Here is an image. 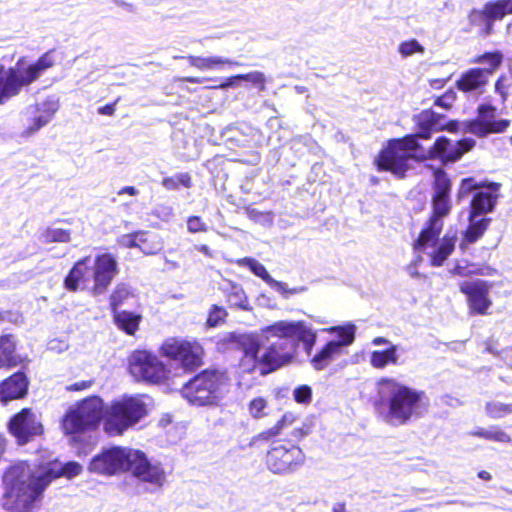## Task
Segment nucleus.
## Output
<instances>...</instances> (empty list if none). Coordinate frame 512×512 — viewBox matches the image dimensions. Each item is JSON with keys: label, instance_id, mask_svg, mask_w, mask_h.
Listing matches in <instances>:
<instances>
[{"label": "nucleus", "instance_id": "1", "mask_svg": "<svg viewBox=\"0 0 512 512\" xmlns=\"http://www.w3.org/2000/svg\"><path fill=\"white\" fill-rule=\"evenodd\" d=\"M295 338L310 356L317 334L303 321L281 320L261 329L257 337L246 338L241 368L245 372L259 370L262 375L276 370L292 359L296 349Z\"/></svg>", "mask_w": 512, "mask_h": 512}, {"label": "nucleus", "instance_id": "2", "mask_svg": "<svg viewBox=\"0 0 512 512\" xmlns=\"http://www.w3.org/2000/svg\"><path fill=\"white\" fill-rule=\"evenodd\" d=\"M150 404L145 395L123 396L106 406L100 397L91 396L66 411L61 427L66 435H77L96 429L103 420L105 432L119 436L148 415Z\"/></svg>", "mask_w": 512, "mask_h": 512}, {"label": "nucleus", "instance_id": "3", "mask_svg": "<svg viewBox=\"0 0 512 512\" xmlns=\"http://www.w3.org/2000/svg\"><path fill=\"white\" fill-rule=\"evenodd\" d=\"M82 472L77 462L63 465L51 461L39 466L19 462L11 466L4 474V506L14 512H34L42 498V493L52 480L66 476L73 478Z\"/></svg>", "mask_w": 512, "mask_h": 512}, {"label": "nucleus", "instance_id": "4", "mask_svg": "<svg viewBox=\"0 0 512 512\" xmlns=\"http://www.w3.org/2000/svg\"><path fill=\"white\" fill-rule=\"evenodd\" d=\"M451 183L442 170L435 172L434 193L432 197V215L427 227L420 233L414 249L426 253L432 266H442L452 254L456 244V234L447 233L441 240L439 235L443 229V219L451 211Z\"/></svg>", "mask_w": 512, "mask_h": 512}, {"label": "nucleus", "instance_id": "5", "mask_svg": "<svg viewBox=\"0 0 512 512\" xmlns=\"http://www.w3.org/2000/svg\"><path fill=\"white\" fill-rule=\"evenodd\" d=\"M377 410L382 419L393 426L407 423L417 417L423 407L424 393L410 388L392 378H382L377 383Z\"/></svg>", "mask_w": 512, "mask_h": 512}, {"label": "nucleus", "instance_id": "6", "mask_svg": "<svg viewBox=\"0 0 512 512\" xmlns=\"http://www.w3.org/2000/svg\"><path fill=\"white\" fill-rule=\"evenodd\" d=\"M417 133L403 139L389 142L377 158L379 170L391 171L397 177H403L409 168L408 162L417 149V138L429 139L431 133L438 130V120L434 112L424 110L416 116Z\"/></svg>", "mask_w": 512, "mask_h": 512}, {"label": "nucleus", "instance_id": "7", "mask_svg": "<svg viewBox=\"0 0 512 512\" xmlns=\"http://www.w3.org/2000/svg\"><path fill=\"white\" fill-rule=\"evenodd\" d=\"M53 65V57L50 53H45L35 62L21 57L7 70L0 69V103L18 95L24 87L39 79Z\"/></svg>", "mask_w": 512, "mask_h": 512}, {"label": "nucleus", "instance_id": "8", "mask_svg": "<svg viewBox=\"0 0 512 512\" xmlns=\"http://www.w3.org/2000/svg\"><path fill=\"white\" fill-rule=\"evenodd\" d=\"M229 379L224 372L205 370L186 383L182 396L194 406H212L228 392Z\"/></svg>", "mask_w": 512, "mask_h": 512}, {"label": "nucleus", "instance_id": "9", "mask_svg": "<svg viewBox=\"0 0 512 512\" xmlns=\"http://www.w3.org/2000/svg\"><path fill=\"white\" fill-rule=\"evenodd\" d=\"M324 331L335 334L336 339L328 341L311 357L310 363L318 371L324 370L346 353V349L354 342L356 326L352 323H347L342 326L326 328Z\"/></svg>", "mask_w": 512, "mask_h": 512}, {"label": "nucleus", "instance_id": "10", "mask_svg": "<svg viewBox=\"0 0 512 512\" xmlns=\"http://www.w3.org/2000/svg\"><path fill=\"white\" fill-rule=\"evenodd\" d=\"M136 450L126 446L103 449L91 459L88 469L90 472L106 476L129 472Z\"/></svg>", "mask_w": 512, "mask_h": 512}, {"label": "nucleus", "instance_id": "11", "mask_svg": "<svg viewBox=\"0 0 512 512\" xmlns=\"http://www.w3.org/2000/svg\"><path fill=\"white\" fill-rule=\"evenodd\" d=\"M305 460L300 447L289 441H274L267 452L266 463L273 473L283 474L296 470Z\"/></svg>", "mask_w": 512, "mask_h": 512}, {"label": "nucleus", "instance_id": "12", "mask_svg": "<svg viewBox=\"0 0 512 512\" xmlns=\"http://www.w3.org/2000/svg\"><path fill=\"white\" fill-rule=\"evenodd\" d=\"M129 371L136 380L150 383L164 382L169 374L163 362L148 351H135L130 356Z\"/></svg>", "mask_w": 512, "mask_h": 512}, {"label": "nucleus", "instance_id": "13", "mask_svg": "<svg viewBox=\"0 0 512 512\" xmlns=\"http://www.w3.org/2000/svg\"><path fill=\"white\" fill-rule=\"evenodd\" d=\"M161 353L179 363L184 369L192 370L201 365L203 348L196 341L172 337L162 344Z\"/></svg>", "mask_w": 512, "mask_h": 512}, {"label": "nucleus", "instance_id": "14", "mask_svg": "<svg viewBox=\"0 0 512 512\" xmlns=\"http://www.w3.org/2000/svg\"><path fill=\"white\" fill-rule=\"evenodd\" d=\"M129 473L139 482L148 484L152 490L161 489L166 482V472L163 465L158 461L150 460L139 449L136 450Z\"/></svg>", "mask_w": 512, "mask_h": 512}, {"label": "nucleus", "instance_id": "15", "mask_svg": "<svg viewBox=\"0 0 512 512\" xmlns=\"http://www.w3.org/2000/svg\"><path fill=\"white\" fill-rule=\"evenodd\" d=\"M8 428L20 445L27 444L34 437L43 433L40 416L30 408H24L13 416L9 421Z\"/></svg>", "mask_w": 512, "mask_h": 512}, {"label": "nucleus", "instance_id": "16", "mask_svg": "<svg viewBox=\"0 0 512 512\" xmlns=\"http://www.w3.org/2000/svg\"><path fill=\"white\" fill-rule=\"evenodd\" d=\"M496 108L491 105H481L478 108V118L473 121L462 123L461 130L478 137H485L492 133H502L510 125L509 120H497L495 117Z\"/></svg>", "mask_w": 512, "mask_h": 512}, {"label": "nucleus", "instance_id": "17", "mask_svg": "<svg viewBox=\"0 0 512 512\" xmlns=\"http://www.w3.org/2000/svg\"><path fill=\"white\" fill-rule=\"evenodd\" d=\"M93 267L94 286L92 293L100 295L107 291L114 277L118 274V264L115 257L110 253L98 255L94 261L91 260Z\"/></svg>", "mask_w": 512, "mask_h": 512}, {"label": "nucleus", "instance_id": "18", "mask_svg": "<svg viewBox=\"0 0 512 512\" xmlns=\"http://www.w3.org/2000/svg\"><path fill=\"white\" fill-rule=\"evenodd\" d=\"M475 144L476 142L472 138H464L452 143L449 139L440 137L429 150V155L431 158H437L444 162H454L472 150Z\"/></svg>", "mask_w": 512, "mask_h": 512}, {"label": "nucleus", "instance_id": "19", "mask_svg": "<svg viewBox=\"0 0 512 512\" xmlns=\"http://www.w3.org/2000/svg\"><path fill=\"white\" fill-rule=\"evenodd\" d=\"M460 291L468 298L469 308L477 314H486L491 306L489 299L490 286L482 280L463 281L459 285Z\"/></svg>", "mask_w": 512, "mask_h": 512}, {"label": "nucleus", "instance_id": "20", "mask_svg": "<svg viewBox=\"0 0 512 512\" xmlns=\"http://www.w3.org/2000/svg\"><path fill=\"white\" fill-rule=\"evenodd\" d=\"M58 108L59 103L55 99H46L35 107H30L26 112L29 118L24 133L26 135H32L46 126L54 117Z\"/></svg>", "mask_w": 512, "mask_h": 512}, {"label": "nucleus", "instance_id": "21", "mask_svg": "<svg viewBox=\"0 0 512 512\" xmlns=\"http://www.w3.org/2000/svg\"><path fill=\"white\" fill-rule=\"evenodd\" d=\"M93 279V267L91 258L85 257L75 263L65 278V287L70 291H76L85 287Z\"/></svg>", "mask_w": 512, "mask_h": 512}, {"label": "nucleus", "instance_id": "22", "mask_svg": "<svg viewBox=\"0 0 512 512\" xmlns=\"http://www.w3.org/2000/svg\"><path fill=\"white\" fill-rule=\"evenodd\" d=\"M28 381L23 373H15L0 385V401L7 403L25 396Z\"/></svg>", "mask_w": 512, "mask_h": 512}, {"label": "nucleus", "instance_id": "23", "mask_svg": "<svg viewBox=\"0 0 512 512\" xmlns=\"http://www.w3.org/2000/svg\"><path fill=\"white\" fill-rule=\"evenodd\" d=\"M190 66L196 68L199 71H212L221 70L225 66L232 67L238 66L239 63L230 58L222 56H194L189 55L186 57Z\"/></svg>", "mask_w": 512, "mask_h": 512}, {"label": "nucleus", "instance_id": "24", "mask_svg": "<svg viewBox=\"0 0 512 512\" xmlns=\"http://www.w3.org/2000/svg\"><path fill=\"white\" fill-rule=\"evenodd\" d=\"M488 78L486 71L479 68L470 69L457 81V87L463 92H481Z\"/></svg>", "mask_w": 512, "mask_h": 512}, {"label": "nucleus", "instance_id": "25", "mask_svg": "<svg viewBox=\"0 0 512 512\" xmlns=\"http://www.w3.org/2000/svg\"><path fill=\"white\" fill-rule=\"evenodd\" d=\"M16 342L12 335L0 337V368L13 367L19 362L15 354Z\"/></svg>", "mask_w": 512, "mask_h": 512}, {"label": "nucleus", "instance_id": "26", "mask_svg": "<svg viewBox=\"0 0 512 512\" xmlns=\"http://www.w3.org/2000/svg\"><path fill=\"white\" fill-rule=\"evenodd\" d=\"M481 13L489 21L501 20L505 15L512 14V0L487 2Z\"/></svg>", "mask_w": 512, "mask_h": 512}, {"label": "nucleus", "instance_id": "27", "mask_svg": "<svg viewBox=\"0 0 512 512\" xmlns=\"http://www.w3.org/2000/svg\"><path fill=\"white\" fill-rule=\"evenodd\" d=\"M497 196L491 191L478 192L471 202L470 214L478 216L483 213L492 211L495 206Z\"/></svg>", "mask_w": 512, "mask_h": 512}, {"label": "nucleus", "instance_id": "28", "mask_svg": "<svg viewBox=\"0 0 512 512\" xmlns=\"http://www.w3.org/2000/svg\"><path fill=\"white\" fill-rule=\"evenodd\" d=\"M114 320L119 329L125 331L129 335H133L139 327L141 316L129 311H118L113 312Z\"/></svg>", "mask_w": 512, "mask_h": 512}, {"label": "nucleus", "instance_id": "29", "mask_svg": "<svg viewBox=\"0 0 512 512\" xmlns=\"http://www.w3.org/2000/svg\"><path fill=\"white\" fill-rule=\"evenodd\" d=\"M397 361V347L395 345H390L382 351H373L370 355L371 365L378 369H382L388 364H397Z\"/></svg>", "mask_w": 512, "mask_h": 512}, {"label": "nucleus", "instance_id": "30", "mask_svg": "<svg viewBox=\"0 0 512 512\" xmlns=\"http://www.w3.org/2000/svg\"><path fill=\"white\" fill-rule=\"evenodd\" d=\"M139 236V249L144 254L153 255L162 249L163 243L157 234L147 231H139Z\"/></svg>", "mask_w": 512, "mask_h": 512}, {"label": "nucleus", "instance_id": "31", "mask_svg": "<svg viewBox=\"0 0 512 512\" xmlns=\"http://www.w3.org/2000/svg\"><path fill=\"white\" fill-rule=\"evenodd\" d=\"M477 216L470 214L469 220L470 225L465 233L463 243H474L477 241L486 231L489 223V219L483 218L480 220L476 219ZM464 244H462L463 246Z\"/></svg>", "mask_w": 512, "mask_h": 512}, {"label": "nucleus", "instance_id": "32", "mask_svg": "<svg viewBox=\"0 0 512 512\" xmlns=\"http://www.w3.org/2000/svg\"><path fill=\"white\" fill-rule=\"evenodd\" d=\"M227 299L231 306L243 309L250 310L251 307L249 305L248 298L244 289L240 285L233 284L231 285L228 293Z\"/></svg>", "mask_w": 512, "mask_h": 512}, {"label": "nucleus", "instance_id": "33", "mask_svg": "<svg viewBox=\"0 0 512 512\" xmlns=\"http://www.w3.org/2000/svg\"><path fill=\"white\" fill-rule=\"evenodd\" d=\"M473 436L492 440L499 443H509L511 441L510 436L497 426L490 427L488 429H477L471 433Z\"/></svg>", "mask_w": 512, "mask_h": 512}, {"label": "nucleus", "instance_id": "34", "mask_svg": "<svg viewBox=\"0 0 512 512\" xmlns=\"http://www.w3.org/2000/svg\"><path fill=\"white\" fill-rule=\"evenodd\" d=\"M240 266L248 267L256 276L261 278L265 283H269L272 277L266 270L265 266L253 258H242L237 261Z\"/></svg>", "mask_w": 512, "mask_h": 512}, {"label": "nucleus", "instance_id": "35", "mask_svg": "<svg viewBox=\"0 0 512 512\" xmlns=\"http://www.w3.org/2000/svg\"><path fill=\"white\" fill-rule=\"evenodd\" d=\"M249 415L254 419H261L269 414L268 402L263 397H256L248 403Z\"/></svg>", "mask_w": 512, "mask_h": 512}, {"label": "nucleus", "instance_id": "36", "mask_svg": "<svg viewBox=\"0 0 512 512\" xmlns=\"http://www.w3.org/2000/svg\"><path fill=\"white\" fill-rule=\"evenodd\" d=\"M70 239V232L61 228H48L42 234V241L46 244L53 242L67 243Z\"/></svg>", "mask_w": 512, "mask_h": 512}, {"label": "nucleus", "instance_id": "37", "mask_svg": "<svg viewBox=\"0 0 512 512\" xmlns=\"http://www.w3.org/2000/svg\"><path fill=\"white\" fill-rule=\"evenodd\" d=\"M503 56L500 52L486 53L474 60L475 63L487 64L489 67L483 69L489 77L501 64Z\"/></svg>", "mask_w": 512, "mask_h": 512}, {"label": "nucleus", "instance_id": "38", "mask_svg": "<svg viewBox=\"0 0 512 512\" xmlns=\"http://www.w3.org/2000/svg\"><path fill=\"white\" fill-rule=\"evenodd\" d=\"M486 413L493 419H500L512 413V404L498 401L489 402L486 405Z\"/></svg>", "mask_w": 512, "mask_h": 512}, {"label": "nucleus", "instance_id": "39", "mask_svg": "<svg viewBox=\"0 0 512 512\" xmlns=\"http://www.w3.org/2000/svg\"><path fill=\"white\" fill-rule=\"evenodd\" d=\"M130 296H132L130 288L126 284H118L110 297V304L113 312L117 310V307L123 304Z\"/></svg>", "mask_w": 512, "mask_h": 512}, {"label": "nucleus", "instance_id": "40", "mask_svg": "<svg viewBox=\"0 0 512 512\" xmlns=\"http://www.w3.org/2000/svg\"><path fill=\"white\" fill-rule=\"evenodd\" d=\"M268 285L284 298H289L291 295L300 294L307 290L304 286L289 288L286 283L277 281L274 278L269 281Z\"/></svg>", "mask_w": 512, "mask_h": 512}, {"label": "nucleus", "instance_id": "41", "mask_svg": "<svg viewBox=\"0 0 512 512\" xmlns=\"http://www.w3.org/2000/svg\"><path fill=\"white\" fill-rule=\"evenodd\" d=\"M398 52L406 58L414 54H424L425 48L416 39H410L400 43Z\"/></svg>", "mask_w": 512, "mask_h": 512}, {"label": "nucleus", "instance_id": "42", "mask_svg": "<svg viewBox=\"0 0 512 512\" xmlns=\"http://www.w3.org/2000/svg\"><path fill=\"white\" fill-rule=\"evenodd\" d=\"M296 421L295 414L291 412L285 413L275 426L268 429L264 434L267 437L278 435L284 428L292 425Z\"/></svg>", "mask_w": 512, "mask_h": 512}, {"label": "nucleus", "instance_id": "43", "mask_svg": "<svg viewBox=\"0 0 512 512\" xmlns=\"http://www.w3.org/2000/svg\"><path fill=\"white\" fill-rule=\"evenodd\" d=\"M240 78H241V80L252 83L260 91L265 90L266 77L260 71H253V72H250L247 74H240Z\"/></svg>", "mask_w": 512, "mask_h": 512}, {"label": "nucleus", "instance_id": "44", "mask_svg": "<svg viewBox=\"0 0 512 512\" xmlns=\"http://www.w3.org/2000/svg\"><path fill=\"white\" fill-rule=\"evenodd\" d=\"M226 316L227 312L224 308L214 305L209 312L207 325L209 327H216L224 321Z\"/></svg>", "mask_w": 512, "mask_h": 512}, {"label": "nucleus", "instance_id": "45", "mask_svg": "<svg viewBox=\"0 0 512 512\" xmlns=\"http://www.w3.org/2000/svg\"><path fill=\"white\" fill-rule=\"evenodd\" d=\"M139 231L132 234H124L118 237L117 243L126 248H139Z\"/></svg>", "mask_w": 512, "mask_h": 512}, {"label": "nucleus", "instance_id": "46", "mask_svg": "<svg viewBox=\"0 0 512 512\" xmlns=\"http://www.w3.org/2000/svg\"><path fill=\"white\" fill-rule=\"evenodd\" d=\"M294 399L298 403H309L311 400L312 390L307 385L297 387L294 392Z\"/></svg>", "mask_w": 512, "mask_h": 512}, {"label": "nucleus", "instance_id": "47", "mask_svg": "<svg viewBox=\"0 0 512 512\" xmlns=\"http://www.w3.org/2000/svg\"><path fill=\"white\" fill-rule=\"evenodd\" d=\"M476 271H477V268H476L475 265L465 264V263L459 262L451 270V273L453 275H458V276H461V277H466V276H469L471 274L476 273Z\"/></svg>", "mask_w": 512, "mask_h": 512}, {"label": "nucleus", "instance_id": "48", "mask_svg": "<svg viewBox=\"0 0 512 512\" xmlns=\"http://www.w3.org/2000/svg\"><path fill=\"white\" fill-rule=\"evenodd\" d=\"M187 229L191 233L205 232L207 231V226L200 217L192 216L187 221Z\"/></svg>", "mask_w": 512, "mask_h": 512}, {"label": "nucleus", "instance_id": "49", "mask_svg": "<svg viewBox=\"0 0 512 512\" xmlns=\"http://www.w3.org/2000/svg\"><path fill=\"white\" fill-rule=\"evenodd\" d=\"M92 383L93 382L91 380H82V381H79V382H76L74 384L67 386L66 389L68 391H82V390L89 389L92 386Z\"/></svg>", "mask_w": 512, "mask_h": 512}, {"label": "nucleus", "instance_id": "50", "mask_svg": "<svg viewBox=\"0 0 512 512\" xmlns=\"http://www.w3.org/2000/svg\"><path fill=\"white\" fill-rule=\"evenodd\" d=\"M474 188L473 179L468 178L464 179L461 183L460 189H459V197H462L466 194H468L472 189Z\"/></svg>", "mask_w": 512, "mask_h": 512}, {"label": "nucleus", "instance_id": "51", "mask_svg": "<svg viewBox=\"0 0 512 512\" xmlns=\"http://www.w3.org/2000/svg\"><path fill=\"white\" fill-rule=\"evenodd\" d=\"M175 180H177L178 186L183 185L186 188L191 187V177L188 173L176 174Z\"/></svg>", "mask_w": 512, "mask_h": 512}, {"label": "nucleus", "instance_id": "52", "mask_svg": "<svg viewBox=\"0 0 512 512\" xmlns=\"http://www.w3.org/2000/svg\"><path fill=\"white\" fill-rule=\"evenodd\" d=\"M508 86L506 85V79L501 77L495 84V90L505 99L507 94Z\"/></svg>", "mask_w": 512, "mask_h": 512}, {"label": "nucleus", "instance_id": "53", "mask_svg": "<svg viewBox=\"0 0 512 512\" xmlns=\"http://www.w3.org/2000/svg\"><path fill=\"white\" fill-rule=\"evenodd\" d=\"M240 80H241L240 74L232 76V77H229V78L226 79L225 82H223L220 85H218L217 88L227 89L229 87H235V86H237V82L240 81Z\"/></svg>", "mask_w": 512, "mask_h": 512}, {"label": "nucleus", "instance_id": "54", "mask_svg": "<svg viewBox=\"0 0 512 512\" xmlns=\"http://www.w3.org/2000/svg\"><path fill=\"white\" fill-rule=\"evenodd\" d=\"M162 185L168 190H176L178 189L177 180H175V176L166 177L162 180Z\"/></svg>", "mask_w": 512, "mask_h": 512}, {"label": "nucleus", "instance_id": "55", "mask_svg": "<svg viewBox=\"0 0 512 512\" xmlns=\"http://www.w3.org/2000/svg\"><path fill=\"white\" fill-rule=\"evenodd\" d=\"M117 194L119 196L121 195H124V194H127V195H130V196H137L139 194V190L136 189L135 187L133 186H125L123 188H121Z\"/></svg>", "mask_w": 512, "mask_h": 512}, {"label": "nucleus", "instance_id": "56", "mask_svg": "<svg viewBox=\"0 0 512 512\" xmlns=\"http://www.w3.org/2000/svg\"><path fill=\"white\" fill-rule=\"evenodd\" d=\"M178 81H180V82H189V83H194V84H200V83H203L204 78H200V77H180V78H178Z\"/></svg>", "mask_w": 512, "mask_h": 512}, {"label": "nucleus", "instance_id": "57", "mask_svg": "<svg viewBox=\"0 0 512 512\" xmlns=\"http://www.w3.org/2000/svg\"><path fill=\"white\" fill-rule=\"evenodd\" d=\"M115 111V108L113 105H105L103 107H100L98 112L102 115H113Z\"/></svg>", "mask_w": 512, "mask_h": 512}, {"label": "nucleus", "instance_id": "58", "mask_svg": "<svg viewBox=\"0 0 512 512\" xmlns=\"http://www.w3.org/2000/svg\"><path fill=\"white\" fill-rule=\"evenodd\" d=\"M374 345H392L386 338L384 337H376L373 342Z\"/></svg>", "mask_w": 512, "mask_h": 512}, {"label": "nucleus", "instance_id": "59", "mask_svg": "<svg viewBox=\"0 0 512 512\" xmlns=\"http://www.w3.org/2000/svg\"><path fill=\"white\" fill-rule=\"evenodd\" d=\"M332 512H349L344 503H336L333 506Z\"/></svg>", "mask_w": 512, "mask_h": 512}, {"label": "nucleus", "instance_id": "60", "mask_svg": "<svg viewBox=\"0 0 512 512\" xmlns=\"http://www.w3.org/2000/svg\"><path fill=\"white\" fill-rule=\"evenodd\" d=\"M199 252L207 255V256H211V253H210V249L207 245H198L195 247Z\"/></svg>", "mask_w": 512, "mask_h": 512}, {"label": "nucleus", "instance_id": "61", "mask_svg": "<svg viewBox=\"0 0 512 512\" xmlns=\"http://www.w3.org/2000/svg\"><path fill=\"white\" fill-rule=\"evenodd\" d=\"M478 477H479L480 479H482V480H485V481H488V480H490V479H491V475H490V473H489V472H487V471H480V472L478 473Z\"/></svg>", "mask_w": 512, "mask_h": 512}, {"label": "nucleus", "instance_id": "62", "mask_svg": "<svg viewBox=\"0 0 512 512\" xmlns=\"http://www.w3.org/2000/svg\"><path fill=\"white\" fill-rule=\"evenodd\" d=\"M169 423H171V418H170V416H168V415H167V416H165V417H162V418H161V420H160V424H161L162 426H166V425H168Z\"/></svg>", "mask_w": 512, "mask_h": 512}, {"label": "nucleus", "instance_id": "63", "mask_svg": "<svg viewBox=\"0 0 512 512\" xmlns=\"http://www.w3.org/2000/svg\"><path fill=\"white\" fill-rule=\"evenodd\" d=\"M510 353H512V349H510V350H506V351H505V355H506L505 357L507 358V357H508V355H509Z\"/></svg>", "mask_w": 512, "mask_h": 512}, {"label": "nucleus", "instance_id": "64", "mask_svg": "<svg viewBox=\"0 0 512 512\" xmlns=\"http://www.w3.org/2000/svg\"><path fill=\"white\" fill-rule=\"evenodd\" d=\"M487 350H488L489 352L493 353V350H492V348H491V347H487Z\"/></svg>", "mask_w": 512, "mask_h": 512}]
</instances>
